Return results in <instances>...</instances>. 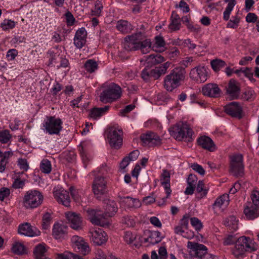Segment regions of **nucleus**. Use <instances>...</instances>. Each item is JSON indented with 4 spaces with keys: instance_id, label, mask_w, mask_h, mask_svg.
<instances>
[{
    "instance_id": "nucleus-1",
    "label": "nucleus",
    "mask_w": 259,
    "mask_h": 259,
    "mask_svg": "<svg viewBox=\"0 0 259 259\" xmlns=\"http://www.w3.org/2000/svg\"><path fill=\"white\" fill-rule=\"evenodd\" d=\"M235 242L232 250V254L236 258L242 257L245 252H251L257 249V245L250 237L241 236L237 239L233 235H229L224 239L223 244L229 245Z\"/></svg>"
},
{
    "instance_id": "nucleus-2",
    "label": "nucleus",
    "mask_w": 259,
    "mask_h": 259,
    "mask_svg": "<svg viewBox=\"0 0 259 259\" xmlns=\"http://www.w3.org/2000/svg\"><path fill=\"white\" fill-rule=\"evenodd\" d=\"M186 71L181 67L175 68L164 79V87L169 92L178 87L185 78Z\"/></svg>"
},
{
    "instance_id": "nucleus-3",
    "label": "nucleus",
    "mask_w": 259,
    "mask_h": 259,
    "mask_svg": "<svg viewBox=\"0 0 259 259\" xmlns=\"http://www.w3.org/2000/svg\"><path fill=\"white\" fill-rule=\"evenodd\" d=\"M121 93L119 85L113 82L109 83L101 93L100 100L104 103H112L120 98Z\"/></svg>"
},
{
    "instance_id": "nucleus-4",
    "label": "nucleus",
    "mask_w": 259,
    "mask_h": 259,
    "mask_svg": "<svg viewBox=\"0 0 259 259\" xmlns=\"http://www.w3.org/2000/svg\"><path fill=\"white\" fill-rule=\"evenodd\" d=\"M44 196L42 193L36 190L27 191L24 194L22 203L27 209H34L39 206L42 203Z\"/></svg>"
},
{
    "instance_id": "nucleus-5",
    "label": "nucleus",
    "mask_w": 259,
    "mask_h": 259,
    "mask_svg": "<svg viewBox=\"0 0 259 259\" xmlns=\"http://www.w3.org/2000/svg\"><path fill=\"white\" fill-rule=\"evenodd\" d=\"M229 159V172L235 177H242L244 168L243 155L238 153L234 154L230 156Z\"/></svg>"
},
{
    "instance_id": "nucleus-6",
    "label": "nucleus",
    "mask_w": 259,
    "mask_h": 259,
    "mask_svg": "<svg viewBox=\"0 0 259 259\" xmlns=\"http://www.w3.org/2000/svg\"><path fill=\"white\" fill-rule=\"evenodd\" d=\"M89 219L94 225L105 227L109 225L107 214L99 209L88 208L87 210Z\"/></svg>"
},
{
    "instance_id": "nucleus-7",
    "label": "nucleus",
    "mask_w": 259,
    "mask_h": 259,
    "mask_svg": "<svg viewBox=\"0 0 259 259\" xmlns=\"http://www.w3.org/2000/svg\"><path fill=\"white\" fill-rule=\"evenodd\" d=\"M104 134L111 147L115 149L120 147L122 143V131H105Z\"/></svg>"
},
{
    "instance_id": "nucleus-8",
    "label": "nucleus",
    "mask_w": 259,
    "mask_h": 259,
    "mask_svg": "<svg viewBox=\"0 0 259 259\" xmlns=\"http://www.w3.org/2000/svg\"><path fill=\"white\" fill-rule=\"evenodd\" d=\"M160 183L165 189L166 196L163 197L161 201L157 202L159 206H162L165 204L166 199L170 196L171 192L170 188V173L167 170H162L160 177Z\"/></svg>"
},
{
    "instance_id": "nucleus-9",
    "label": "nucleus",
    "mask_w": 259,
    "mask_h": 259,
    "mask_svg": "<svg viewBox=\"0 0 259 259\" xmlns=\"http://www.w3.org/2000/svg\"><path fill=\"white\" fill-rule=\"evenodd\" d=\"M89 234L91 241L96 245L104 244L108 238L107 233L100 228L91 230Z\"/></svg>"
},
{
    "instance_id": "nucleus-10",
    "label": "nucleus",
    "mask_w": 259,
    "mask_h": 259,
    "mask_svg": "<svg viewBox=\"0 0 259 259\" xmlns=\"http://www.w3.org/2000/svg\"><path fill=\"white\" fill-rule=\"evenodd\" d=\"M140 139L144 146H157L161 143L159 136L151 131H148L145 134L141 135Z\"/></svg>"
},
{
    "instance_id": "nucleus-11",
    "label": "nucleus",
    "mask_w": 259,
    "mask_h": 259,
    "mask_svg": "<svg viewBox=\"0 0 259 259\" xmlns=\"http://www.w3.org/2000/svg\"><path fill=\"white\" fill-rule=\"evenodd\" d=\"M190 76L193 80L198 82H204L207 79L208 71L205 67L198 66L191 69Z\"/></svg>"
},
{
    "instance_id": "nucleus-12",
    "label": "nucleus",
    "mask_w": 259,
    "mask_h": 259,
    "mask_svg": "<svg viewBox=\"0 0 259 259\" xmlns=\"http://www.w3.org/2000/svg\"><path fill=\"white\" fill-rule=\"evenodd\" d=\"M93 190L97 198L106 192V182L102 177L95 178L93 185Z\"/></svg>"
},
{
    "instance_id": "nucleus-13",
    "label": "nucleus",
    "mask_w": 259,
    "mask_h": 259,
    "mask_svg": "<svg viewBox=\"0 0 259 259\" xmlns=\"http://www.w3.org/2000/svg\"><path fill=\"white\" fill-rule=\"evenodd\" d=\"M53 194L58 203H61L66 207L69 206L70 199L68 192L62 188L55 189Z\"/></svg>"
},
{
    "instance_id": "nucleus-14",
    "label": "nucleus",
    "mask_w": 259,
    "mask_h": 259,
    "mask_svg": "<svg viewBox=\"0 0 259 259\" xmlns=\"http://www.w3.org/2000/svg\"><path fill=\"white\" fill-rule=\"evenodd\" d=\"M169 134L178 141L184 140L186 142H191L193 139L194 132L193 131H168Z\"/></svg>"
},
{
    "instance_id": "nucleus-15",
    "label": "nucleus",
    "mask_w": 259,
    "mask_h": 259,
    "mask_svg": "<svg viewBox=\"0 0 259 259\" xmlns=\"http://www.w3.org/2000/svg\"><path fill=\"white\" fill-rule=\"evenodd\" d=\"M225 112L233 117L240 119L242 117V108L239 103L237 102H232L224 106Z\"/></svg>"
},
{
    "instance_id": "nucleus-16",
    "label": "nucleus",
    "mask_w": 259,
    "mask_h": 259,
    "mask_svg": "<svg viewBox=\"0 0 259 259\" xmlns=\"http://www.w3.org/2000/svg\"><path fill=\"white\" fill-rule=\"evenodd\" d=\"M187 247L198 258H202L207 252V247L203 244L188 241Z\"/></svg>"
},
{
    "instance_id": "nucleus-17",
    "label": "nucleus",
    "mask_w": 259,
    "mask_h": 259,
    "mask_svg": "<svg viewBox=\"0 0 259 259\" xmlns=\"http://www.w3.org/2000/svg\"><path fill=\"white\" fill-rule=\"evenodd\" d=\"M142 40L134 34L127 36L124 38L123 43L124 49L127 51H132L139 50V41Z\"/></svg>"
},
{
    "instance_id": "nucleus-18",
    "label": "nucleus",
    "mask_w": 259,
    "mask_h": 259,
    "mask_svg": "<svg viewBox=\"0 0 259 259\" xmlns=\"http://www.w3.org/2000/svg\"><path fill=\"white\" fill-rule=\"evenodd\" d=\"M65 216L72 229L79 230L82 228V221L79 214L73 212H67Z\"/></svg>"
},
{
    "instance_id": "nucleus-19",
    "label": "nucleus",
    "mask_w": 259,
    "mask_h": 259,
    "mask_svg": "<svg viewBox=\"0 0 259 259\" xmlns=\"http://www.w3.org/2000/svg\"><path fill=\"white\" fill-rule=\"evenodd\" d=\"M202 92L204 96L211 98H218L221 95V90L215 83L206 84L202 88Z\"/></svg>"
},
{
    "instance_id": "nucleus-20",
    "label": "nucleus",
    "mask_w": 259,
    "mask_h": 259,
    "mask_svg": "<svg viewBox=\"0 0 259 259\" xmlns=\"http://www.w3.org/2000/svg\"><path fill=\"white\" fill-rule=\"evenodd\" d=\"M18 232L20 234L28 237L37 236L40 234V232L37 228L27 223L20 225Z\"/></svg>"
},
{
    "instance_id": "nucleus-21",
    "label": "nucleus",
    "mask_w": 259,
    "mask_h": 259,
    "mask_svg": "<svg viewBox=\"0 0 259 259\" xmlns=\"http://www.w3.org/2000/svg\"><path fill=\"white\" fill-rule=\"evenodd\" d=\"M240 92V84L233 79L230 80L227 88V93L232 100L237 99L239 97Z\"/></svg>"
},
{
    "instance_id": "nucleus-22",
    "label": "nucleus",
    "mask_w": 259,
    "mask_h": 259,
    "mask_svg": "<svg viewBox=\"0 0 259 259\" xmlns=\"http://www.w3.org/2000/svg\"><path fill=\"white\" fill-rule=\"evenodd\" d=\"M244 213L248 220H253L259 216V206H255L252 202H248L244 209Z\"/></svg>"
},
{
    "instance_id": "nucleus-23",
    "label": "nucleus",
    "mask_w": 259,
    "mask_h": 259,
    "mask_svg": "<svg viewBox=\"0 0 259 259\" xmlns=\"http://www.w3.org/2000/svg\"><path fill=\"white\" fill-rule=\"evenodd\" d=\"M71 242L73 247L78 249L82 253L85 254L89 251V246L82 238L78 236H74L71 238Z\"/></svg>"
},
{
    "instance_id": "nucleus-24",
    "label": "nucleus",
    "mask_w": 259,
    "mask_h": 259,
    "mask_svg": "<svg viewBox=\"0 0 259 259\" xmlns=\"http://www.w3.org/2000/svg\"><path fill=\"white\" fill-rule=\"evenodd\" d=\"M87 35V33L84 28H81L76 32L74 44L77 48L80 49L85 45Z\"/></svg>"
},
{
    "instance_id": "nucleus-25",
    "label": "nucleus",
    "mask_w": 259,
    "mask_h": 259,
    "mask_svg": "<svg viewBox=\"0 0 259 259\" xmlns=\"http://www.w3.org/2000/svg\"><path fill=\"white\" fill-rule=\"evenodd\" d=\"M197 142L202 148L210 152H213L217 149L212 140L207 136H201L198 139Z\"/></svg>"
},
{
    "instance_id": "nucleus-26",
    "label": "nucleus",
    "mask_w": 259,
    "mask_h": 259,
    "mask_svg": "<svg viewBox=\"0 0 259 259\" xmlns=\"http://www.w3.org/2000/svg\"><path fill=\"white\" fill-rule=\"evenodd\" d=\"M171 63L167 61L162 65L151 70L152 78L154 79H158L161 76L167 72V69L170 67Z\"/></svg>"
},
{
    "instance_id": "nucleus-27",
    "label": "nucleus",
    "mask_w": 259,
    "mask_h": 259,
    "mask_svg": "<svg viewBox=\"0 0 259 259\" xmlns=\"http://www.w3.org/2000/svg\"><path fill=\"white\" fill-rule=\"evenodd\" d=\"M62 123L61 120L59 118L54 116L48 117L45 122L46 130H61Z\"/></svg>"
},
{
    "instance_id": "nucleus-28",
    "label": "nucleus",
    "mask_w": 259,
    "mask_h": 259,
    "mask_svg": "<svg viewBox=\"0 0 259 259\" xmlns=\"http://www.w3.org/2000/svg\"><path fill=\"white\" fill-rule=\"evenodd\" d=\"M67 232V228L62 224L55 223L52 229V235L54 237L58 239L64 236Z\"/></svg>"
},
{
    "instance_id": "nucleus-29",
    "label": "nucleus",
    "mask_w": 259,
    "mask_h": 259,
    "mask_svg": "<svg viewBox=\"0 0 259 259\" xmlns=\"http://www.w3.org/2000/svg\"><path fill=\"white\" fill-rule=\"evenodd\" d=\"M109 108V106H106L103 108L95 107L90 110L89 116L92 118L97 119L107 112Z\"/></svg>"
},
{
    "instance_id": "nucleus-30",
    "label": "nucleus",
    "mask_w": 259,
    "mask_h": 259,
    "mask_svg": "<svg viewBox=\"0 0 259 259\" xmlns=\"http://www.w3.org/2000/svg\"><path fill=\"white\" fill-rule=\"evenodd\" d=\"M105 203L106 204L105 213L107 214L108 218L111 217L114 215L115 213L117 211L118 207L116 202L112 200L106 199L104 200Z\"/></svg>"
},
{
    "instance_id": "nucleus-31",
    "label": "nucleus",
    "mask_w": 259,
    "mask_h": 259,
    "mask_svg": "<svg viewBox=\"0 0 259 259\" xmlns=\"http://www.w3.org/2000/svg\"><path fill=\"white\" fill-rule=\"evenodd\" d=\"M122 205L127 206L128 208H138L141 205L140 201L136 199L130 197H125L120 200Z\"/></svg>"
},
{
    "instance_id": "nucleus-32",
    "label": "nucleus",
    "mask_w": 259,
    "mask_h": 259,
    "mask_svg": "<svg viewBox=\"0 0 259 259\" xmlns=\"http://www.w3.org/2000/svg\"><path fill=\"white\" fill-rule=\"evenodd\" d=\"M170 20L171 22L168 26L169 28L173 31L180 29L181 25V19L176 12L173 11L172 12Z\"/></svg>"
},
{
    "instance_id": "nucleus-33",
    "label": "nucleus",
    "mask_w": 259,
    "mask_h": 259,
    "mask_svg": "<svg viewBox=\"0 0 259 259\" xmlns=\"http://www.w3.org/2000/svg\"><path fill=\"white\" fill-rule=\"evenodd\" d=\"M162 237L159 231H150L148 237L145 239V242H148L152 244H155L160 242Z\"/></svg>"
},
{
    "instance_id": "nucleus-34",
    "label": "nucleus",
    "mask_w": 259,
    "mask_h": 259,
    "mask_svg": "<svg viewBox=\"0 0 259 259\" xmlns=\"http://www.w3.org/2000/svg\"><path fill=\"white\" fill-rule=\"evenodd\" d=\"M229 204V196L227 194H225L218 198L214 203L213 207L214 208H221L223 207L227 206Z\"/></svg>"
},
{
    "instance_id": "nucleus-35",
    "label": "nucleus",
    "mask_w": 259,
    "mask_h": 259,
    "mask_svg": "<svg viewBox=\"0 0 259 259\" xmlns=\"http://www.w3.org/2000/svg\"><path fill=\"white\" fill-rule=\"evenodd\" d=\"M117 29L120 32L125 33L131 32L133 29L131 24L125 20H119L116 24Z\"/></svg>"
},
{
    "instance_id": "nucleus-36",
    "label": "nucleus",
    "mask_w": 259,
    "mask_h": 259,
    "mask_svg": "<svg viewBox=\"0 0 259 259\" xmlns=\"http://www.w3.org/2000/svg\"><path fill=\"white\" fill-rule=\"evenodd\" d=\"M256 96L253 90L251 88H247L243 91L240 96V99L244 101H252Z\"/></svg>"
},
{
    "instance_id": "nucleus-37",
    "label": "nucleus",
    "mask_w": 259,
    "mask_h": 259,
    "mask_svg": "<svg viewBox=\"0 0 259 259\" xmlns=\"http://www.w3.org/2000/svg\"><path fill=\"white\" fill-rule=\"evenodd\" d=\"M224 1L228 3V5L224 12L223 18L225 20L227 21L229 20L231 12L236 3L235 0H225Z\"/></svg>"
},
{
    "instance_id": "nucleus-38",
    "label": "nucleus",
    "mask_w": 259,
    "mask_h": 259,
    "mask_svg": "<svg viewBox=\"0 0 259 259\" xmlns=\"http://www.w3.org/2000/svg\"><path fill=\"white\" fill-rule=\"evenodd\" d=\"M12 250L14 253L19 255L23 254L27 252V249L25 246L19 242L14 244Z\"/></svg>"
},
{
    "instance_id": "nucleus-39",
    "label": "nucleus",
    "mask_w": 259,
    "mask_h": 259,
    "mask_svg": "<svg viewBox=\"0 0 259 259\" xmlns=\"http://www.w3.org/2000/svg\"><path fill=\"white\" fill-rule=\"evenodd\" d=\"M139 49H140L143 54H146L151 50V42L149 39H145L139 41Z\"/></svg>"
},
{
    "instance_id": "nucleus-40",
    "label": "nucleus",
    "mask_w": 259,
    "mask_h": 259,
    "mask_svg": "<svg viewBox=\"0 0 259 259\" xmlns=\"http://www.w3.org/2000/svg\"><path fill=\"white\" fill-rule=\"evenodd\" d=\"M147 27V23L140 24L138 26L137 32L134 34L142 40L146 37L145 30Z\"/></svg>"
},
{
    "instance_id": "nucleus-41",
    "label": "nucleus",
    "mask_w": 259,
    "mask_h": 259,
    "mask_svg": "<svg viewBox=\"0 0 259 259\" xmlns=\"http://www.w3.org/2000/svg\"><path fill=\"white\" fill-rule=\"evenodd\" d=\"M210 64L212 68L215 72L219 71L226 65L225 62L220 59L213 60Z\"/></svg>"
},
{
    "instance_id": "nucleus-42",
    "label": "nucleus",
    "mask_w": 259,
    "mask_h": 259,
    "mask_svg": "<svg viewBox=\"0 0 259 259\" xmlns=\"http://www.w3.org/2000/svg\"><path fill=\"white\" fill-rule=\"evenodd\" d=\"M84 68L88 72L90 73L94 72L98 68V64L93 60H89L84 64Z\"/></svg>"
},
{
    "instance_id": "nucleus-43",
    "label": "nucleus",
    "mask_w": 259,
    "mask_h": 259,
    "mask_svg": "<svg viewBox=\"0 0 259 259\" xmlns=\"http://www.w3.org/2000/svg\"><path fill=\"white\" fill-rule=\"evenodd\" d=\"M51 221V214L48 212H46L43 215L42 219V228L44 230H47L49 228Z\"/></svg>"
},
{
    "instance_id": "nucleus-44",
    "label": "nucleus",
    "mask_w": 259,
    "mask_h": 259,
    "mask_svg": "<svg viewBox=\"0 0 259 259\" xmlns=\"http://www.w3.org/2000/svg\"><path fill=\"white\" fill-rule=\"evenodd\" d=\"M225 225L229 227L233 230H236L238 228L237 221L234 216H230L225 221Z\"/></svg>"
},
{
    "instance_id": "nucleus-45",
    "label": "nucleus",
    "mask_w": 259,
    "mask_h": 259,
    "mask_svg": "<svg viewBox=\"0 0 259 259\" xmlns=\"http://www.w3.org/2000/svg\"><path fill=\"white\" fill-rule=\"evenodd\" d=\"M40 169L44 173H50L52 169L50 162L48 159H43L40 163Z\"/></svg>"
},
{
    "instance_id": "nucleus-46",
    "label": "nucleus",
    "mask_w": 259,
    "mask_h": 259,
    "mask_svg": "<svg viewBox=\"0 0 259 259\" xmlns=\"http://www.w3.org/2000/svg\"><path fill=\"white\" fill-rule=\"evenodd\" d=\"M46 251V248L44 245L41 244L37 245L34 250V254L35 257L37 259H42Z\"/></svg>"
},
{
    "instance_id": "nucleus-47",
    "label": "nucleus",
    "mask_w": 259,
    "mask_h": 259,
    "mask_svg": "<svg viewBox=\"0 0 259 259\" xmlns=\"http://www.w3.org/2000/svg\"><path fill=\"white\" fill-rule=\"evenodd\" d=\"M103 8V6L100 1H97L95 3V8L92 10V15L100 16Z\"/></svg>"
},
{
    "instance_id": "nucleus-48",
    "label": "nucleus",
    "mask_w": 259,
    "mask_h": 259,
    "mask_svg": "<svg viewBox=\"0 0 259 259\" xmlns=\"http://www.w3.org/2000/svg\"><path fill=\"white\" fill-rule=\"evenodd\" d=\"M15 25L16 23L14 21L5 19L1 23V27L3 30H7L10 29H13L15 27Z\"/></svg>"
},
{
    "instance_id": "nucleus-49",
    "label": "nucleus",
    "mask_w": 259,
    "mask_h": 259,
    "mask_svg": "<svg viewBox=\"0 0 259 259\" xmlns=\"http://www.w3.org/2000/svg\"><path fill=\"white\" fill-rule=\"evenodd\" d=\"M196 191L200 193V197L205 196L207 193V189L204 188V184L203 181H199L196 187Z\"/></svg>"
},
{
    "instance_id": "nucleus-50",
    "label": "nucleus",
    "mask_w": 259,
    "mask_h": 259,
    "mask_svg": "<svg viewBox=\"0 0 259 259\" xmlns=\"http://www.w3.org/2000/svg\"><path fill=\"white\" fill-rule=\"evenodd\" d=\"M12 138L11 135L8 131H2L0 132V142L7 143Z\"/></svg>"
},
{
    "instance_id": "nucleus-51",
    "label": "nucleus",
    "mask_w": 259,
    "mask_h": 259,
    "mask_svg": "<svg viewBox=\"0 0 259 259\" xmlns=\"http://www.w3.org/2000/svg\"><path fill=\"white\" fill-rule=\"evenodd\" d=\"M124 241L127 244H132L136 239V236L130 231H126L123 236Z\"/></svg>"
},
{
    "instance_id": "nucleus-52",
    "label": "nucleus",
    "mask_w": 259,
    "mask_h": 259,
    "mask_svg": "<svg viewBox=\"0 0 259 259\" xmlns=\"http://www.w3.org/2000/svg\"><path fill=\"white\" fill-rule=\"evenodd\" d=\"M240 19L237 16L232 17L227 24V28H236L239 24Z\"/></svg>"
},
{
    "instance_id": "nucleus-53",
    "label": "nucleus",
    "mask_w": 259,
    "mask_h": 259,
    "mask_svg": "<svg viewBox=\"0 0 259 259\" xmlns=\"http://www.w3.org/2000/svg\"><path fill=\"white\" fill-rule=\"evenodd\" d=\"M174 128H176V130H192V127L187 121H179L174 125Z\"/></svg>"
},
{
    "instance_id": "nucleus-54",
    "label": "nucleus",
    "mask_w": 259,
    "mask_h": 259,
    "mask_svg": "<svg viewBox=\"0 0 259 259\" xmlns=\"http://www.w3.org/2000/svg\"><path fill=\"white\" fill-rule=\"evenodd\" d=\"M165 44L163 38L160 36H157L155 38V44L153 45V49L161 48L164 47Z\"/></svg>"
},
{
    "instance_id": "nucleus-55",
    "label": "nucleus",
    "mask_w": 259,
    "mask_h": 259,
    "mask_svg": "<svg viewBox=\"0 0 259 259\" xmlns=\"http://www.w3.org/2000/svg\"><path fill=\"white\" fill-rule=\"evenodd\" d=\"M146 128H160L161 127L160 124L156 120H148L146 122Z\"/></svg>"
},
{
    "instance_id": "nucleus-56",
    "label": "nucleus",
    "mask_w": 259,
    "mask_h": 259,
    "mask_svg": "<svg viewBox=\"0 0 259 259\" xmlns=\"http://www.w3.org/2000/svg\"><path fill=\"white\" fill-rule=\"evenodd\" d=\"M73 199L76 202H79L81 199V192L76 190L71 187L69 189Z\"/></svg>"
},
{
    "instance_id": "nucleus-57",
    "label": "nucleus",
    "mask_w": 259,
    "mask_h": 259,
    "mask_svg": "<svg viewBox=\"0 0 259 259\" xmlns=\"http://www.w3.org/2000/svg\"><path fill=\"white\" fill-rule=\"evenodd\" d=\"M252 202L255 206H259V190H254L251 194Z\"/></svg>"
},
{
    "instance_id": "nucleus-58",
    "label": "nucleus",
    "mask_w": 259,
    "mask_h": 259,
    "mask_svg": "<svg viewBox=\"0 0 259 259\" xmlns=\"http://www.w3.org/2000/svg\"><path fill=\"white\" fill-rule=\"evenodd\" d=\"M190 221L192 226L194 227L196 230H200L202 228L201 222L197 218H191Z\"/></svg>"
},
{
    "instance_id": "nucleus-59",
    "label": "nucleus",
    "mask_w": 259,
    "mask_h": 259,
    "mask_svg": "<svg viewBox=\"0 0 259 259\" xmlns=\"http://www.w3.org/2000/svg\"><path fill=\"white\" fill-rule=\"evenodd\" d=\"M242 73L245 76L249 78L251 81H255V79L253 77V72L251 68L246 67L243 68Z\"/></svg>"
},
{
    "instance_id": "nucleus-60",
    "label": "nucleus",
    "mask_w": 259,
    "mask_h": 259,
    "mask_svg": "<svg viewBox=\"0 0 259 259\" xmlns=\"http://www.w3.org/2000/svg\"><path fill=\"white\" fill-rule=\"evenodd\" d=\"M122 223L127 226L131 227H134L135 224V221L133 217L131 216H126L123 218Z\"/></svg>"
},
{
    "instance_id": "nucleus-61",
    "label": "nucleus",
    "mask_w": 259,
    "mask_h": 259,
    "mask_svg": "<svg viewBox=\"0 0 259 259\" xmlns=\"http://www.w3.org/2000/svg\"><path fill=\"white\" fill-rule=\"evenodd\" d=\"M65 16L67 25H73L75 21V19L73 15L69 11H67L65 13Z\"/></svg>"
},
{
    "instance_id": "nucleus-62",
    "label": "nucleus",
    "mask_w": 259,
    "mask_h": 259,
    "mask_svg": "<svg viewBox=\"0 0 259 259\" xmlns=\"http://www.w3.org/2000/svg\"><path fill=\"white\" fill-rule=\"evenodd\" d=\"M10 194V190L7 188H2L0 189V200H3L8 197Z\"/></svg>"
},
{
    "instance_id": "nucleus-63",
    "label": "nucleus",
    "mask_w": 259,
    "mask_h": 259,
    "mask_svg": "<svg viewBox=\"0 0 259 259\" xmlns=\"http://www.w3.org/2000/svg\"><path fill=\"white\" fill-rule=\"evenodd\" d=\"M151 70L147 69H144L141 72V77L145 80H148L150 78H152L151 74Z\"/></svg>"
},
{
    "instance_id": "nucleus-64",
    "label": "nucleus",
    "mask_w": 259,
    "mask_h": 259,
    "mask_svg": "<svg viewBox=\"0 0 259 259\" xmlns=\"http://www.w3.org/2000/svg\"><path fill=\"white\" fill-rule=\"evenodd\" d=\"M197 181L196 176L191 174L189 176L187 180L188 185L192 186L195 187Z\"/></svg>"
}]
</instances>
